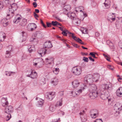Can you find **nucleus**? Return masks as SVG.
<instances>
[{
	"label": "nucleus",
	"mask_w": 122,
	"mask_h": 122,
	"mask_svg": "<svg viewBox=\"0 0 122 122\" xmlns=\"http://www.w3.org/2000/svg\"><path fill=\"white\" fill-rule=\"evenodd\" d=\"M30 42L32 43L34 45H36V44L38 41L37 38L36 37H31L30 40Z\"/></svg>",
	"instance_id": "obj_20"
},
{
	"label": "nucleus",
	"mask_w": 122,
	"mask_h": 122,
	"mask_svg": "<svg viewBox=\"0 0 122 122\" xmlns=\"http://www.w3.org/2000/svg\"><path fill=\"white\" fill-rule=\"evenodd\" d=\"M104 4L106 8H108L109 7L110 3L109 0H106L105 2L104 3Z\"/></svg>",
	"instance_id": "obj_27"
},
{
	"label": "nucleus",
	"mask_w": 122,
	"mask_h": 122,
	"mask_svg": "<svg viewBox=\"0 0 122 122\" xmlns=\"http://www.w3.org/2000/svg\"><path fill=\"white\" fill-rule=\"evenodd\" d=\"M1 103L3 107H5L8 104L7 101V99L6 97H3L1 99Z\"/></svg>",
	"instance_id": "obj_13"
},
{
	"label": "nucleus",
	"mask_w": 122,
	"mask_h": 122,
	"mask_svg": "<svg viewBox=\"0 0 122 122\" xmlns=\"http://www.w3.org/2000/svg\"><path fill=\"white\" fill-rule=\"evenodd\" d=\"M115 13H112V14H110L109 16H108L107 19L108 20H111L112 21H114L115 20Z\"/></svg>",
	"instance_id": "obj_16"
},
{
	"label": "nucleus",
	"mask_w": 122,
	"mask_h": 122,
	"mask_svg": "<svg viewBox=\"0 0 122 122\" xmlns=\"http://www.w3.org/2000/svg\"><path fill=\"white\" fill-rule=\"evenodd\" d=\"M59 28L62 31V34H63L64 36H67V33L66 32V30H64L63 28L61 27H59Z\"/></svg>",
	"instance_id": "obj_33"
},
{
	"label": "nucleus",
	"mask_w": 122,
	"mask_h": 122,
	"mask_svg": "<svg viewBox=\"0 0 122 122\" xmlns=\"http://www.w3.org/2000/svg\"><path fill=\"white\" fill-rule=\"evenodd\" d=\"M82 32L84 34H87L88 33V30L86 29H84L82 31Z\"/></svg>",
	"instance_id": "obj_51"
},
{
	"label": "nucleus",
	"mask_w": 122,
	"mask_h": 122,
	"mask_svg": "<svg viewBox=\"0 0 122 122\" xmlns=\"http://www.w3.org/2000/svg\"><path fill=\"white\" fill-rule=\"evenodd\" d=\"M30 24V28H37V26L34 23H31Z\"/></svg>",
	"instance_id": "obj_44"
},
{
	"label": "nucleus",
	"mask_w": 122,
	"mask_h": 122,
	"mask_svg": "<svg viewBox=\"0 0 122 122\" xmlns=\"http://www.w3.org/2000/svg\"><path fill=\"white\" fill-rule=\"evenodd\" d=\"M61 102V101L58 102L56 105V106L57 107L61 106L62 105V103Z\"/></svg>",
	"instance_id": "obj_42"
},
{
	"label": "nucleus",
	"mask_w": 122,
	"mask_h": 122,
	"mask_svg": "<svg viewBox=\"0 0 122 122\" xmlns=\"http://www.w3.org/2000/svg\"><path fill=\"white\" fill-rule=\"evenodd\" d=\"M72 20H73L72 21L73 23L76 25H78L80 24V21L79 19L76 17Z\"/></svg>",
	"instance_id": "obj_19"
},
{
	"label": "nucleus",
	"mask_w": 122,
	"mask_h": 122,
	"mask_svg": "<svg viewBox=\"0 0 122 122\" xmlns=\"http://www.w3.org/2000/svg\"><path fill=\"white\" fill-rule=\"evenodd\" d=\"M95 54H97L96 53L91 52L90 53L89 55L92 56L93 58H97V57L95 56Z\"/></svg>",
	"instance_id": "obj_45"
},
{
	"label": "nucleus",
	"mask_w": 122,
	"mask_h": 122,
	"mask_svg": "<svg viewBox=\"0 0 122 122\" xmlns=\"http://www.w3.org/2000/svg\"><path fill=\"white\" fill-rule=\"evenodd\" d=\"M72 44L73 46L76 47L78 48L79 47V46H78L77 44L75 43H72Z\"/></svg>",
	"instance_id": "obj_55"
},
{
	"label": "nucleus",
	"mask_w": 122,
	"mask_h": 122,
	"mask_svg": "<svg viewBox=\"0 0 122 122\" xmlns=\"http://www.w3.org/2000/svg\"><path fill=\"white\" fill-rule=\"evenodd\" d=\"M17 8V5L16 4L13 3L11 4L10 6H9V14H7V17L10 15L11 17L13 16L14 15V11L16 10Z\"/></svg>",
	"instance_id": "obj_1"
},
{
	"label": "nucleus",
	"mask_w": 122,
	"mask_h": 122,
	"mask_svg": "<svg viewBox=\"0 0 122 122\" xmlns=\"http://www.w3.org/2000/svg\"><path fill=\"white\" fill-rule=\"evenodd\" d=\"M42 33L40 31H38L36 32L34 34V37H36L37 38L41 37L42 36Z\"/></svg>",
	"instance_id": "obj_23"
},
{
	"label": "nucleus",
	"mask_w": 122,
	"mask_h": 122,
	"mask_svg": "<svg viewBox=\"0 0 122 122\" xmlns=\"http://www.w3.org/2000/svg\"><path fill=\"white\" fill-rule=\"evenodd\" d=\"M29 51L30 52L32 51H34L35 50V46L34 45L30 46V47L29 46L28 48Z\"/></svg>",
	"instance_id": "obj_32"
},
{
	"label": "nucleus",
	"mask_w": 122,
	"mask_h": 122,
	"mask_svg": "<svg viewBox=\"0 0 122 122\" xmlns=\"http://www.w3.org/2000/svg\"><path fill=\"white\" fill-rule=\"evenodd\" d=\"M54 60L53 57H49L45 59V62L46 65L52 64L54 63Z\"/></svg>",
	"instance_id": "obj_7"
},
{
	"label": "nucleus",
	"mask_w": 122,
	"mask_h": 122,
	"mask_svg": "<svg viewBox=\"0 0 122 122\" xmlns=\"http://www.w3.org/2000/svg\"><path fill=\"white\" fill-rule=\"evenodd\" d=\"M34 15L35 17V18L36 19H37V17H38V15L37 14H36L35 12H34Z\"/></svg>",
	"instance_id": "obj_58"
},
{
	"label": "nucleus",
	"mask_w": 122,
	"mask_h": 122,
	"mask_svg": "<svg viewBox=\"0 0 122 122\" xmlns=\"http://www.w3.org/2000/svg\"><path fill=\"white\" fill-rule=\"evenodd\" d=\"M80 115L81 118L82 122H84L86 121L85 111L83 110L79 113Z\"/></svg>",
	"instance_id": "obj_8"
},
{
	"label": "nucleus",
	"mask_w": 122,
	"mask_h": 122,
	"mask_svg": "<svg viewBox=\"0 0 122 122\" xmlns=\"http://www.w3.org/2000/svg\"><path fill=\"white\" fill-rule=\"evenodd\" d=\"M3 3L0 2V9H1L3 8Z\"/></svg>",
	"instance_id": "obj_60"
},
{
	"label": "nucleus",
	"mask_w": 122,
	"mask_h": 122,
	"mask_svg": "<svg viewBox=\"0 0 122 122\" xmlns=\"http://www.w3.org/2000/svg\"><path fill=\"white\" fill-rule=\"evenodd\" d=\"M79 39L77 41V42L83 45L84 44V42H82V40L80 38L78 39Z\"/></svg>",
	"instance_id": "obj_56"
},
{
	"label": "nucleus",
	"mask_w": 122,
	"mask_h": 122,
	"mask_svg": "<svg viewBox=\"0 0 122 122\" xmlns=\"http://www.w3.org/2000/svg\"><path fill=\"white\" fill-rule=\"evenodd\" d=\"M63 9L66 11H68L70 10L71 7L70 5H65L64 6Z\"/></svg>",
	"instance_id": "obj_31"
},
{
	"label": "nucleus",
	"mask_w": 122,
	"mask_h": 122,
	"mask_svg": "<svg viewBox=\"0 0 122 122\" xmlns=\"http://www.w3.org/2000/svg\"><path fill=\"white\" fill-rule=\"evenodd\" d=\"M58 22L56 21H53L51 22L52 25L53 26H55L57 25V23Z\"/></svg>",
	"instance_id": "obj_49"
},
{
	"label": "nucleus",
	"mask_w": 122,
	"mask_h": 122,
	"mask_svg": "<svg viewBox=\"0 0 122 122\" xmlns=\"http://www.w3.org/2000/svg\"><path fill=\"white\" fill-rule=\"evenodd\" d=\"M44 102V101L42 99H40V100L38 102V104L41 106L43 105Z\"/></svg>",
	"instance_id": "obj_36"
},
{
	"label": "nucleus",
	"mask_w": 122,
	"mask_h": 122,
	"mask_svg": "<svg viewBox=\"0 0 122 122\" xmlns=\"http://www.w3.org/2000/svg\"><path fill=\"white\" fill-rule=\"evenodd\" d=\"M92 76L89 74L86 76L84 78V82L85 83L90 85L93 82V81L92 78Z\"/></svg>",
	"instance_id": "obj_3"
},
{
	"label": "nucleus",
	"mask_w": 122,
	"mask_h": 122,
	"mask_svg": "<svg viewBox=\"0 0 122 122\" xmlns=\"http://www.w3.org/2000/svg\"><path fill=\"white\" fill-rule=\"evenodd\" d=\"M50 110L51 112H53L55 110V108L53 106H51L49 107Z\"/></svg>",
	"instance_id": "obj_46"
},
{
	"label": "nucleus",
	"mask_w": 122,
	"mask_h": 122,
	"mask_svg": "<svg viewBox=\"0 0 122 122\" xmlns=\"http://www.w3.org/2000/svg\"><path fill=\"white\" fill-rule=\"evenodd\" d=\"M27 20L25 19H24L20 23V25L22 26H24L27 23Z\"/></svg>",
	"instance_id": "obj_29"
},
{
	"label": "nucleus",
	"mask_w": 122,
	"mask_h": 122,
	"mask_svg": "<svg viewBox=\"0 0 122 122\" xmlns=\"http://www.w3.org/2000/svg\"><path fill=\"white\" fill-rule=\"evenodd\" d=\"M8 19L7 18L3 19L1 21V23L3 24V26L5 27L8 25Z\"/></svg>",
	"instance_id": "obj_18"
},
{
	"label": "nucleus",
	"mask_w": 122,
	"mask_h": 122,
	"mask_svg": "<svg viewBox=\"0 0 122 122\" xmlns=\"http://www.w3.org/2000/svg\"><path fill=\"white\" fill-rule=\"evenodd\" d=\"M110 87L109 85L107 84H105L103 86V88L104 89H108Z\"/></svg>",
	"instance_id": "obj_40"
},
{
	"label": "nucleus",
	"mask_w": 122,
	"mask_h": 122,
	"mask_svg": "<svg viewBox=\"0 0 122 122\" xmlns=\"http://www.w3.org/2000/svg\"><path fill=\"white\" fill-rule=\"evenodd\" d=\"M8 48L9 50L8 51H12V46L11 45H10L9 46Z\"/></svg>",
	"instance_id": "obj_57"
},
{
	"label": "nucleus",
	"mask_w": 122,
	"mask_h": 122,
	"mask_svg": "<svg viewBox=\"0 0 122 122\" xmlns=\"http://www.w3.org/2000/svg\"><path fill=\"white\" fill-rule=\"evenodd\" d=\"M90 113L91 117L93 118H95L97 117L98 115L99 114L95 113Z\"/></svg>",
	"instance_id": "obj_37"
},
{
	"label": "nucleus",
	"mask_w": 122,
	"mask_h": 122,
	"mask_svg": "<svg viewBox=\"0 0 122 122\" xmlns=\"http://www.w3.org/2000/svg\"><path fill=\"white\" fill-rule=\"evenodd\" d=\"M71 94L72 95V96L74 97H75L76 95H78V93H76L72 91L71 92Z\"/></svg>",
	"instance_id": "obj_50"
},
{
	"label": "nucleus",
	"mask_w": 122,
	"mask_h": 122,
	"mask_svg": "<svg viewBox=\"0 0 122 122\" xmlns=\"http://www.w3.org/2000/svg\"><path fill=\"white\" fill-rule=\"evenodd\" d=\"M86 87V85H85L84 86L83 88H81L78 90L77 91V93L78 95L79 94L82 92V90H84Z\"/></svg>",
	"instance_id": "obj_35"
},
{
	"label": "nucleus",
	"mask_w": 122,
	"mask_h": 122,
	"mask_svg": "<svg viewBox=\"0 0 122 122\" xmlns=\"http://www.w3.org/2000/svg\"><path fill=\"white\" fill-rule=\"evenodd\" d=\"M59 68H57L54 69V70H53V72L55 74H57L59 73Z\"/></svg>",
	"instance_id": "obj_38"
},
{
	"label": "nucleus",
	"mask_w": 122,
	"mask_h": 122,
	"mask_svg": "<svg viewBox=\"0 0 122 122\" xmlns=\"http://www.w3.org/2000/svg\"><path fill=\"white\" fill-rule=\"evenodd\" d=\"M67 15L72 20L73 19H75L76 17H75V14L73 12H72L71 14H69L68 13L67 14Z\"/></svg>",
	"instance_id": "obj_28"
},
{
	"label": "nucleus",
	"mask_w": 122,
	"mask_h": 122,
	"mask_svg": "<svg viewBox=\"0 0 122 122\" xmlns=\"http://www.w3.org/2000/svg\"><path fill=\"white\" fill-rule=\"evenodd\" d=\"M29 72L30 74L27 75H26L27 76L30 77L32 78H34L36 77V74H34L33 73V71L32 70L29 71Z\"/></svg>",
	"instance_id": "obj_24"
},
{
	"label": "nucleus",
	"mask_w": 122,
	"mask_h": 122,
	"mask_svg": "<svg viewBox=\"0 0 122 122\" xmlns=\"http://www.w3.org/2000/svg\"><path fill=\"white\" fill-rule=\"evenodd\" d=\"M59 94L61 96H62L63 95V92L62 91H61L59 92Z\"/></svg>",
	"instance_id": "obj_59"
},
{
	"label": "nucleus",
	"mask_w": 122,
	"mask_h": 122,
	"mask_svg": "<svg viewBox=\"0 0 122 122\" xmlns=\"http://www.w3.org/2000/svg\"><path fill=\"white\" fill-rule=\"evenodd\" d=\"M82 71V69L81 67L75 66L72 68V72L75 75H79L81 74Z\"/></svg>",
	"instance_id": "obj_2"
},
{
	"label": "nucleus",
	"mask_w": 122,
	"mask_h": 122,
	"mask_svg": "<svg viewBox=\"0 0 122 122\" xmlns=\"http://www.w3.org/2000/svg\"><path fill=\"white\" fill-rule=\"evenodd\" d=\"M14 73V72H8V71H6L5 75L7 76H10L11 75V74H13Z\"/></svg>",
	"instance_id": "obj_47"
},
{
	"label": "nucleus",
	"mask_w": 122,
	"mask_h": 122,
	"mask_svg": "<svg viewBox=\"0 0 122 122\" xmlns=\"http://www.w3.org/2000/svg\"><path fill=\"white\" fill-rule=\"evenodd\" d=\"M36 122H41L40 119L39 118H37L35 121Z\"/></svg>",
	"instance_id": "obj_64"
},
{
	"label": "nucleus",
	"mask_w": 122,
	"mask_h": 122,
	"mask_svg": "<svg viewBox=\"0 0 122 122\" xmlns=\"http://www.w3.org/2000/svg\"><path fill=\"white\" fill-rule=\"evenodd\" d=\"M107 68L112 70H114V67L111 65H108L107 66Z\"/></svg>",
	"instance_id": "obj_48"
},
{
	"label": "nucleus",
	"mask_w": 122,
	"mask_h": 122,
	"mask_svg": "<svg viewBox=\"0 0 122 122\" xmlns=\"http://www.w3.org/2000/svg\"><path fill=\"white\" fill-rule=\"evenodd\" d=\"M33 5L35 8L37 6V4L36 2H34L33 3Z\"/></svg>",
	"instance_id": "obj_62"
},
{
	"label": "nucleus",
	"mask_w": 122,
	"mask_h": 122,
	"mask_svg": "<svg viewBox=\"0 0 122 122\" xmlns=\"http://www.w3.org/2000/svg\"><path fill=\"white\" fill-rule=\"evenodd\" d=\"M90 113H91L99 114L98 110L96 109H93L91 110L90 112Z\"/></svg>",
	"instance_id": "obj_34"
},
{
	"label": "nucleus",
	"mask_w": 122,
	"mask_h": 122,
	"mask_svg": "<svg viewBox=\"0 0 122 122\" xmlns=\"http://www.w3.org/2000/svg\"><path fill=\"white\" fill-rule=\"evenodd\" d=\"M116 94L118 97H122V87H119L117 90Z\"/></svg>",
	"instance_id": "obj_14"
},
{
	"label": "nucleus",
	"mask_w": 122,
	"mask_h": 122,
	"mask_svg": "<svg viewBox=\"0 0 122 122\" xmlns=\"http://www.w3.org/2000/svg\"><path fill=\"white\" fill-rule=\"evenodd\" d=\"M11 51L7 50L5 53V56L6 57H10L12 56Z\"/></svg>",
	"instance_id": "obj_25"
},
{
	"label": "nucleus",
	"mask_w": 122,
	"mask_h": 122,
	"mask_svg": "<svg viewBox=\"0 0 122 122\" xmlns=\"http://www.w3.org/2000/svg\"><path fill=\"white\" fill-rule=\"evenodd\" d=\"M89 90L90 92L96 91L97 89V87L95 85L93 84L89 85Z\"/></svg>",
	"instance_id": "obj_10"
},
{
	"label": "nucleus",
	"mask_w": 122,
	"mask_h": 122,
	"mask_svg": "<svg viewBox=\"0 0 122 122\" xmlns=\"http://www.w3.org/2000/svg\"><path fill=\"white\" fill-rule=\"evenodd\" d=\"M46 25L47 27H51L52 25L51 23H49L48 22H46Z\"/></svg>",
	"instance_id": "obj_54"
},
{
	"label": "nucleus",
	"mask_w": 122,
	"mask_h": 122,
	"mask_svg": "<svg viewBox=\"0 0 122 122\" xmlns=\"http://www.w3.org/2000/svg\"><path fill=\"white\" fill-rule=\"evenodd\" d=\"M94 122H103V121L101 119H97L95 120Z\"/></svg>",
	"instance_id": "obj_53"
},
{
	"label": "nucleus",
	"mask_w": 122,
	"mask_h": 122,
	"mask_svg": "<svg viewBox=\"0 0 122 122\" xmlns=\"http://www.w3.org/2000/svg\"><path fill=\"white\" fill-rule=\"evenodd\" d=\"M8 114L6 115V121H8L10 120L11 117V116L10 113H7Z\"/></svg>",
	"instance_id": "obj_39"
},
{
	"label": "nucleus",
	"mask_w": 122,
	"mask_h": 122,
	"mask_svg": "<svg viewBox=\"0 0 122 122\" xmlns=\"http://www.w3.org/2000/svg\"><path fill=\"white\" fill-rule=\"evenodd\" d=\"M6 37V35L3 32H0V42L4 41Z\"/></svg>",
	"instance_id": "obj_22"
},
{
	"label": "nucleus",
	"mask_w": 122,
	"mask_h": 122,
	"mask_svg": "<svg viewBox=\"0 0 122 122\" xmlns=\"http://www.w3.org/2000/svg\"><path fill=\"white\" fill-rule=\"evenodd\" d=\"M100 97L101 99L104 100L108 99V96L106 94H102L100 95Z\"/></svg>",
	"instance_id": "obj_26"
},
{
	"label": "nucleus",
	"mask_w": 122,
	"mask_h": 122,
	"mask_svg": "<svg viewBox=\"0 0 122 122\" xmlns=\"http://www.w3.org/2000/svg\"><path fill=\"white\" fill-rule=\"evenodd\" d=\"M47 98L50 100H52L55 96V92H49L46 93Z\"/></svg>",
	"instance_id": "obj_5"
},
{
	"label": "nucleus",
	"mask_w": 122,
	"mask_h": 122,
	"mask_svg": "<svg viewBox=\"0 0 122 122\" xmlns=\"http://www.w3.org/2000/svg\"><path fill=\"white\" fill-rule=\"evenodd\" d=\"M47 49L45 48H41L39 49L38 51V53L41 55V56H44L45 54Z\"/></svg>",
	"instance_id": "obj_11"
},
{
	"label": "nucleus",
	"mask_w": 122,
	"mask_h": 122,
	"mask_svg": "<svg viewBox=\"0 0 122 122\" xmlns=\"http://www.w3.org/2000/svg\"><path fill=\"white\" fill-rule=\"evenodd\" d=\"M22 34L23 37V41H24L26 40V37L25 36V34H26L25 33V32L24 31H22Z\"/></svg>",
	"instance_id": "obj_43"
},
{
	"label": "nucleus",
	"mask_w": 122,
	"mask_h": 122,
	"mask_svg": "<svg viewBox=\"0 0 122 122\" xmlns=\"http://www.w3.org/2000/svg\"><path fill=\"white\" fill-rule=\"evenodd\" d=\"M119 46L120 48L122 49V42H119Z\"/></svg>",
	"instance_id": "obj_61"
},
{
	"label": "nucleus",
	"mask_w": 122,
	"mask_h": 122,
	"mask_svg": "<svg viewBox=\"0 0 122 122\" xmlns=\"http://www.w3.org/2000/svg\"><path fill=\"white\" fill-rule=\"evenodd\" d=\"M58 80L56 78H54L51 81V83L54 85H56L58 83Z\"/></svg>",
	"instance_id": "obj_30"
},
{
	"label": "nucleus",
	"mask_w": 122,
	"mask_h": 122,
	"mask_svg": "<svg viewBox=\"0 0 122 122\" xmlns=\"http://www.w3.org/2000/svg\"><path fill=\"white\" fill-rule=\"evenodd\" d=\"M44 46L45 48H50L52 47V46L51 42L49 41H46L45 43Z\"/></svg>",
	"instance_id": "obj_15"
},
{
	"label": "nucleus",
	"mask_w": 122,
	"mask_h": 122,
	"mask_svg": "<svg viewBox=\"0 0 122 122\" xmlns=\"http://www.w3.org/2000/svg\"><path fill=\"white\" fill-rule=\"evenodd\" d=\"M88 58L90 60L92 61L93 62H94V59L92 58L91 57H89Z\"/></svg>",
	"instance_id": "obj_63"
},
{
	"label": "nucleus",
	"mask_w": 122,
	"mask_h": 122,
	"mask_svg": "<svg viewBox=\"0 0 122 122\" xmlns=\"http://www.w3.org/2000/svg\"><path fill=\"white\" fill-rule=\"evenodd\" d=\"M114 109L116 113H117L118 114L120 113L119 111H121L122 109V106L120 103L117 102L116 103L114 106Z\"/></svg>",
	"instance_id": "obj_4"
},
{
	"label": "nucleus",
	"mask_w": 122,
	"mask_h": 122,
	"mask_svg": "<svg viewBox=\"0 0 122 122\" xmlns=\"http://www.w3.org/2000/svg\"><path fill=\"white\" fill-rule=\"evenodd\" d=\"M72 83L74 88L78 87L80 84V82L77 80H75L72 82Z\"/></svg>",
	"instance_id": "obj_21"
},
{
	"label": "nucleus",
	"mask_w": 122,
	"mask_h": 122,
	"mask_svg": "<svg viewBox=\"0 0 122 122\" xmlns=\"http://www.w3.org/2000/svg\"><path fill=\"white\" fill-rule=\"evenodd\" d=\"M83 60L84 61L86 62H88V58L85 57H84L83 58Z\"/></svg>",
	"instance_id": "obj_52"
},
{
	"label": "nucleus",
	"mask_w": 122,
	"mask_h": 122,
	"mask_svg": "<svg viewBox=\"0 0 122 122\" xmlns=\"http://www.w3.org/2000/svg\"><path fill=\"white\" fill-rule=\"evenodd\" d=\"M15 19H14L13 20V22L15 23H18L19 21V20L21 19L20 17H18L17 18H15Z\"/></svg>",
	"instance_id": "obj_41"
},
{
	"label": "nucleus",
	"mask_w": 122,
	"mask_h": 122,
	"mask_svg": "<svg viewBox=\"0 0 122 122\" xmlns=\"http://www.w3.org/2000/svg\"><path fill=\"white\" fill-rule=\"evenodd\" d=\"M13 111V108L11 106H6L5 108V112L7 113H12Z\"/></svg>",
	"instance_id": "obj_9"
},
{
	"label": "nucleus",
	"mask_w": 122,
	"mask_h": 122,
	"mask_svg": "<svg viewBox=\"0 0 122 122\" xmlns=\"http://www.w3.org/2000/svg\"><path fill=\"white\" fill-rule=\"evenodd\" d=\"M98 92L97 91L90 92L89 95L90 97L92 99H95L98 95Z\"/></svg>",
	"instance_id": "obj_6"
},
{
	"label": "nucleus",
	"mask_w": 122,
	"mask_h": 122,
	"mask_svg": "<svg viewBox=\"0 0 122 122\" xmlns=\"http://www.w3.org/2000/svg\"><path fill=\"white\" fill-rule=\"evenodd\" d=\"M100 76L99 74H95L92 76V79L93 82H97L99 81Z\"/></svg>",
	"instance_id": "obj_12"
},
{
	"label": "nucleus",
	"mask_w": 122,
	"mask_h": 122,
	"mask_svg": "<svg viewBox=\"0 0 122 122\" xmlns=\"http://www.w3.org/2000/svg\"><path fill=\"white\" fill-rule=\"evenodd\" d=\"M34 61L36 62L38 65H41L43 64V61L41 58L35 59Z\"/></svg>",
	"instance_id": "obj_17"
}]
</instances>
